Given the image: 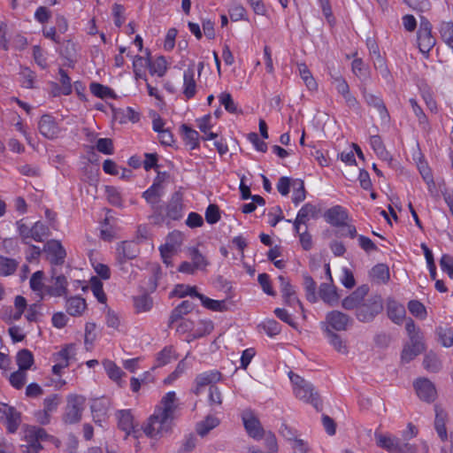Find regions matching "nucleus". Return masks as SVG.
Returning a JSON list of instances; mask_svg holds the SVG:
<instances>
[{
	"label": "nucleus",
	"mask_w": 453,
	"mask_h": 453,
	"mask_svg": "<svg viewBox=\"0 0 453 453\" xmlns=\"http://www.w3.org/2000/svg\"><path fill=\"white\" fill-rule=\"evenodd\" d=\"M324 216L327 223L335 226H343L348 219L347 212L339 205L328 209Z\"/></svg>",
	"instance_id": "obj_22"
},
{
	"label": "nucleus",
	"mask_w": 453,
	"mask_h": 453,
	"mask_svg": "<svg viewBox=\"0 0 453 453\" xmlns=\"http://www.w3.org/2000/svg\"><path fill=\"white\" fill-rule=\"evenodd\" d=\"M19 263L12 258H8L0 255V275L9 276L16 271Z\"/></svg>",
	"instance_id": "obj_45"
},
{
	"label": "nucleus",
	"mask_w": 453,
	"mask_h": 453,
	"mask_svg": "<svg viewBox=\"0 0 453 453\" xmlns=\"http://www.w3.org/2000/svg\"><path fill=\"white\" fill-rule=\"evenodd\" d=\"M219 100L220 104L224 106L226 111H227L230 113L237 112V105L229 93L222 92L219 96Z\"/></svg>",
	"instance_id": "obj_57"
},
{
	"label": "nucleus",
	"mask_w": 453,
	"mask_h": 453,
	"mask_svg": "<svg viewBox=\"0 0 453 453\" xmlns=\"http://www.w3.org/2000/svg\"><path fill=\"white\" fill-rule=\"evenodd\" d=\"M48 437L46 431L41 427L28 426L24 430V441L26 444L21 445L23 453H38L41 449L40 441Z\"/></svg>",
	"instance_id": "obj_4"
},
{
	"label": "nucleus",
	"mask_w": 453,
	"mask_h": 453,
	"mask_svg": "<svg viewBox=\"0 0 453 453\" xmlns=\"http://www.w3.org/2000/svg\"><path fill=\"white\" fill-rule=\"evenodd\" d=\"M103 365L109 378L115 382H119L125 372L112 361L104 360Z\"/></svg>",
	"instance_id": "obj_38"
},
{
	"label": "nucleus",
	"mask_w": 453,
	"mask_h": 453,
	"mask_svg": "<svg viewBox=\"0 0 453 453\" xmlns=\"http://www.w3.org/2000/svg\"><path fill=\"white\" fill-rule=\"evenodd\" d=\"M173 295L180 298L185 297L186 296H196L198 298V295L200 294L197 293L196 287L179 284L174 288Z\"/></svg>",
	"instance_id": "obj_54"
},
{
	"label": "nucleus",
	"mask_w": 453,
	"mask_h": 453,
	"mask_svg": "<svg viewBox=\"0 0 453 453\" xmlns=\"http://www.w3.org/2000/svg\"><path fill=\"white\" fill-rule=\"evenodd\" d=\"M177 407L178 399L175 392L166 393L144 425L145 434L150 438H159L168 434L172 428Z\"/></svg>",
	"instance_id": "obj_1"
},
{
	"label": "nucleus",
	"mask_w": 453,
	"mask_h": 453,
	"mask_svg": "<svg viewBox=\"0 0 453 453\" xmlns=\"http://www.w3.org/2000/svg\"><path fill=\"white\" fill-rule=\"evenodd\" d=\"M297 69L300 77L303 81L305 86L307 88L311 91H316L318 89V84L312 76L311 71L309 70L308 66L303 64H297Z\"/></svg>",
	"instance_id": "obj_35"
},
{
	"label": "nucleus",
	"mask_w": 453,
	"mask_h": 453,
	"mask_svg": "<svg viewBox=\"0 0 453 453\" xmlns=\"http://www.w3.org/2000/svg\"><path fill=\"white\" fill-rule=\"evenodd\" d=\"M90 90L93 95L100 98L113 97V91L110 88L99 83H92Z\"/></svg>",
	"instance_id": "obj_61"
},
{
	"label": "nucleus",
	"mask_w": 453,
	"mask_h": 453,
	"mask_svg": "<svg viewBox=\"0 0 453 453\" xmlns=\"http://www.w3.org/2000/svg\"><path fill=\"white\" fill-rule=\"evenodd\" d=\"M180 132L183 139L190 150H195L199 146V134L195 129H192L188 125L183 124L180 126Z\"/></svg>",
	"instance_id": "obj_33"
},
{
	"label": "nucleus",
	"mask_w": 453,
	"mask_h": 453,
	"mask_svg": "<svg viewBox=\"0 0 453 453\" xmlns=\"http://www.w3.org/2000/svg\"><path fill=\"white\" fill-rule=\"evenodd\" d=\"M351 318L340 311H332L326 316L325 328H330L332 331H346L351 325Z\"/></svg>",
	"instance_id": "obj_9"
},
{
	"label": "nucleus",
	"mask_w": 453,
	"mask_h": 453,
	"mask_svg": "<svg viewBox=\"0 0 453 453\" xmlns=\"http://www.w3.org/2000/svg\"><path fill=\"white\" fill-rule=\"evenodd\" d=\"M188 257L196 269H203L207 265L204 257L196 248L188 249Z\"/></svg>",
	"instance_id": "obj_56"
},
{
	"label": "nucleus",
	"mask_w": 453,
	"mask_h": 453,
	"mask_svg": "<svg viewBox=\"0 0 453 453\" xmlns=\"http://www.w3.org/2000/svg\"><path fill=\"white\" fill-rule=\"evenodd\" d=\"M198 298L201 300L203 305L214 311H222L226 309V303L224 301L213 300L200 294Z\"/></svg>",
	"instance_id": "obj_53"
},
{
	"label": "nucleus",
	"mask_w": 453,
	"mask_h": 453,
	"mask_svg": "<svg viewBox=\"0 0 453 453\" xmlns=\"http://www.w3.org/2000/svg\"><path fill=\"white\" fill-rule=\"evenodd\" d=\"M417 36L420 52L428 56V53L435 45L436 41L432 35V25L427 19H421Z\"/></svg>",
	"instance_id": "obj_6"
},
{
	"label": "nucleus",
	"mask_w": 453,
	"mask_h": 453,
	"mask_svg": "<svg viewBox=\"0 0 453 453\" xmlns=\"http://www.w3.org/2000/svg\"><path fill=\"white\" fill-rule=\"evenodd\" d=\"M413 386L418 396L422 401L431 403L435 400L437 395L436 388L434 383L429 380L426 378H419L415 380Z\"/></svg>",
	"instance_id": "obj_14"
},
{
	"label": "nucleus",
	"mask_w": 453,
	"mask_h": 453,
	"mask_svg": "<svg viewBox=\"0 0 453 453\" xmlns=\"http://www.w3.org/2000/svg\"><path fill=\"white\" fill-rule=\"evenodd\" d=\"M367 293V288L365 287L358 288L350 296H347L342 300V305L346 310H353L363 303L365 296Z\"/></svg>",
	"instance_id": "obj_25"
},
{
	"label": "nucleus",
	"mask_w": 453,
	"mask_h": 453,
	"mask_svg": "<svg viewBox=\"0 0 453 453\" xmlns=\"http://www.w3.org/2000/svg\"><path fill=\"white\" fill-rule=\"evenodd\" d=\"M370 275L376 283H386L389 280V269L386 265L379 264L372 267Z\"/></svg>",
	"instance_id": "obj_37"
},
{
	"label": "nucleus",
	"mask_w": 453,
	"mask_h": 453,
	"mask_svg": "<svg viewBox=\"0 0 453 453\" xmlns=\"http://www.w3.org/2000/svg\"><path fill=\"white\" fill-rule=\"evenodd\" d=\"M34 363L32 353L28 349H22L17 355V364L19 370H28Z\"/></svg>",
	"instance_id": "obj_47"
},
{
	"label": "nucleus",
	"mask_w": 453,
	"mask_h": 453,
	"mask_svg": "<svg viewBox=\"0 0 453 453\" xmlns=\"http://www.w3.org/2000/svg\"><path fill=\"white\" fill-rule=\"evenodd\" d=\"M409 311L418 319H425L426 317V310L423 303L417 300H411L408 303Z\"/></svg>",
	"instance_id": "obj_58"
},
{
	"label": "nucleus",
	"mask_w": 453,
	"mask_h": 453,
	"mask_svg": "<svg viewBox=\"0 0 453 453\" xmlns=\"http://www.w3.org/2000/svg\"><path fill=\"white\" fill-rule=\"evenodd\" d=\"M208 403L212 408L219 407L222 403L221 392L215 385H211L209 388Z\"/></svg>",
	"instance_id": "obj_59"
},
{
	"label": "nucleus",
	"mask_w": 453,
	"mask_h": 453,
	"mask_svg": "<svg viewBox=\"0 0 453 453\" xmlns=\"http://www.w3.org/2000/svg\"><path fill=\"white\" fill-rule=\"evenodd\" d=\"M182 242L183 235L180 232L173 231L168 234L165 243L159 248L161 257L165 265H171L173 255L177 252Z\"/></svg>",
	"instance_id": "obj_8"
},
{
	"label": "nucleus",
	"mask_w": 453,
	"mask_h": 453,
	"mask_svg": "<svg viewBox=\"0 0 453 453\" xmlns=\"http://www.w3.org/2000/svg\"><path fill=\"white\" fill-rule=\"evenodd\" d=\"M439 32L443 42L453 50V22H441Z\"/></svg>",
	"instance_id": "obj_41"
},
{
	"label": "nucleus",
	"mask_w": 453,
	"mask_h": 453,
	"mask_svg": "<svg viewBox=\"0 0 453 453\" xmlns=\"http://www.w3.org/2000/svg\"><path fill=\"white\" fill-rule=\"evenodd\" d=\"M176 359L173 347H165L160 352L157 353L156 357L157 366H164L173 360Z\"/></svg>",
	"instance_id": "obj_46"
},
{
	"label": "nucleus",
	"mask_w": 453,
	"mask_h": 453,
	"mask_svg": "<svg viewBox=\"0 0 453 453\" xmlns=\"http://www.w3.org/2000/svg\"><path fill=\"white\" fill-rule=\"evenodd\" d=\"M166 215L172 219H179L182 216V196L175 192L167 204Z\"/></svg>",
	"instance_id": "obj_24"
},
{
	"label": "nucleus",
	"mask_w": 453,
	"mask_h": 453,
	"mask_svg": "<svg viewBox=\"0 0 453 453\" xmlns=\"http://www.w3.org/2000/svg\"><path fill=\"white\" fill-rule=\"evenodd\" d=\"M90 288L99 303H104L106 302V296L103 290V283L97 278L90 280Z\"/></svg>",
	"instance_id": "obj_55"
},
{
	"label": "nucleus",
	"mask_w": 453,
	"mask_h": 453,
	"mask_svg": "<svg viewBox=\"0 0 453 453\" xmlns=\"http://www.w3.org/2000/svg\"><path fill=\"white\" fill-rule=\"evenodd\" d=\"M38 129L40 134L48 139H55L60 133V128L55 119L49 114L42 116L38 122Z\"/></svg>",
	"instance_id": "obj_17"
},
{
	"label": "nucleus",
	"mask_w": 453,
	"mask_h": 453,
	"mask_svg": "<svg viewBox=\"0 0 453 453\" xmlns=\"http://www.w3.org/2000/svg\"><path fill=\"white\" fill-rule=\"evenodd\" d=\"M382 301L380 297H373L363 303L357 310V318L359 321H372L381 311Z\"/></svg>",
	"instance_id": "obj_7"
},
{
	"label": "nucleus",
	"mask_w": 453,
	"mask_h": 453,
	"mask_svg": "<svg viewBox=\"0 0 453 453\" xmlns=\"http://www.w3.org/2000/svg\"><path fill=\"white\" fill-rule=\"evenodd\" d=\"M67 280L64 275H57L52 270V276L44 288V294L50 296L60 297L67 294Z\"/></svg>",
	"instance_id": "obj_10"
},
{
	"label": "nucleus",
	"mask_w": 453,
	"mask_h": 453,
	"mask_svg": "<svg viewBox=\"0 0 453 453\" xmlns=\"http://www.w3.org/2000/svg\"><path fill=\"white\" fill-rule=\"evenodd\" d=\"M167 68V61L163 56L157 57L154 60H149V70L151 75L163 77Z\"/></svg>",
	"instance_id": "obj_36"
},
{
	"label": "nucleus",
	"mask_w": 453,
	"mask_h": 453,
	"mask_svg": "<svg viewBox=\"0 0 453 453\" xmlns=\"http://www.w3.org/2000/svg\"><path fill=\"white\" fill-rule=\"evenodd\" d=\"M97 150L105 155L113 154V143L111 139L108 138H100L96 142V145Z\"/></svg>",
	"instance_id": "obj_63"
},
{
	"label": "nucleus",
	"mask_w": 453,
	"mask_h": 453,
	"mask_svg": "<svg viewBox=\"0 0 453 453\" xmlns=\"http://www.w3.org/2000/svg\"><path fill=\"white\" fill-rule=\"evenodd\" d=\"M219 419L214 416H208L204 420L201 421L196 427L197 434L205 436L211 430L218 426Z\"/></svg>",
	"instance_id": "obj_40"
},
{
	"label": "nucleus",
	"mask_w": 453,
	"mask_h": 453,
	"mask_svg": "<svg viewBox=\"0 0 453 453\" xmlns=\"http://www.w3.org/2000/svg\"><path fill=\"white\" fill-rule=\"evenodd\" d=\"M370 144L374 152L380 157L386 159L388 157V152L382 143L381 138L379 135H372L370 138Z\"/></svg>",
	"instance_id": "obj_62"
},
{
	"label": "nucleus",
	"mask_w": 453,
	"mask_h": 453,
	"mask_svg": "<svg viewBox=\"0 0 453 453\" xmlns=\"http://www.w3.org/2000/svg\"><path fill=\"white\" fill-rule=\"evenodd\" d=\"M76 355V347L74 344H67L59 351L53 355V362L59 363L65 367H68Z\"/></svg>",
	"instance_id": "obj_23"
},
{
	"label": "nucleus",
	"mask_w": 453,
	"mask_h": 453,
	"mask_svg": "<svg viewBox=\"0 0 453 453\" xmlns=\"http://www.w3.org/2000/svg\"><path fill=\"white\" fill-rule=\"evenodd\" d=\"M195 68L194 65H190L188 69L184 72V84H183V94L189 99L196 95V84L195 81Z\"/></svg>",
	"instance_id": "obj_26"
},
{
	"label": "nucleus",
	"mask_w": 453,
	"mask_h": 453,
	"mask_svg": "<svg viewBox=\"0 0 453 453\" xmlns=\"http://www.w3.org/2000/svg\"><path fill=\"white\" fill-rule=\"evenodd\" d=\"M303 287L306 291L307 300L311 303H316L318 300L316 296L317 284L311 276H303Z\"/></svg>",
	"instance_id": "obj_51"
},
{
	"label": "nucleus",
	"mask_w": 453,
	"mask_h": 453,
	"mask_svg": "<svg viewBox=\"0 0 453 453\" xmlns=\"http://www.w3.org/2000/svg\"><path fill=\"white\" fill-rule=\"evenodd\" d=\"M278 280L280 281V292L282 294L284 303L288 306L297 305L300 311L303 312V304L296 296V289L291 285L290 281L282 275H280Z\"/></svg>",
	"instance_id": "obj_13"
},
{
	"label": "nucleus",
	"mask_w": 453,
	"mask_h": 453,
	"mask_svg": "<svg viewBox=\"0 0 453 453\" xmlns=\"http://www.w3.org/2000/svg\"><path fill=\"white\" fill-rule=\"evenodd\" d=\"M43 280V273L42 271H37L35 272L31 279H30V287L31 288L35 291V292H38V295L41 296V299L43 298L44 296V284L42 282Z\"/></svg>",
	"instance_id": "obj_48"
},
{
	"label": "nucleus",
	"mask_w": 453,
	"mask_h": 453,
	"mask_svg": "<svg viewBox=\"0 0 453 453\" xmlns=\"http://www.w3.org/2000/svg\"><path fill=\"white\" fill-rule=\"evenodd\" d=\"M0 420L6 424L10 433H14L20 423V416L13 407L0 403Z\"/></svg>",
	"instance_id": "obj_15"
},
{
	"label": "nucleus",
	"mask_w": 453,
	"mask_h": 453,
	"mask_svg": "<svg viewBox=\"0 0 453 453\" xmlns=\"http://www.w3.org/2000/svg\"><path fill=\"white\" fill-rule=\"evenodd\" d=\"M222 379V374L216 370L207 371L198 374L195 380V388L193 392L195 395H198L201 394L203 388L211 385H215Z\"/></svg>",
	"instance_id": "obj_16"
},
{
	"label": "nucleus",
	"mask_w": 453,
	"mask_h": 453,
	"mask_svg": "<svg viewBox=\"0 0 453 453\" xmlns=\"http://www.w3.org/2000/svg\"><path fill=\"white\" fill-rule=\"evenodd\" d=\"M319 212V209L310 203H305L298 211L296 220L294 221V226L296 233L302 229V225H306V223L311 220L318 218Z\"/></svg>",
	"instance_id": "obj_18"
},
{
	"label": "nucleus",
	"mask_w": 453,
	"mask_h": 453,
	"mask_svg": "<svg viewBox=\"0 0 453 453\" xmlns=\"http://www.w3.org/2000/svg\"><path fill=\"white\" fill-rule=\"evenodd\" d=\"M438 342L445 348H449L453 345V331L449 327L439 326L436 329Z\"/></svg>",
	"instance_id": "obj_44"
},
{
	"label": "nucleus",
	"mask_w": 453,
	"mask_h": 453,
	"mask_svg": "<svg viewBox=\"0 0 453 453\" xmlns=\"http://www.w3.org/2000/svg\"><path fill=\"white\" fill-rule=\"evenodd\" d=\"M367 45H368L371 52L377 54V62L375 63L376 68L380 70V72L383 77H388V67L386 66L385 61L383 60V58H381V57L379 53L377 44L373 41L368 40Z\"/></svg>",
	"instance_id": "obj_49"
},
{
	"label": "nucleus",
	"mask_w": 453,
	"mask_h": 453,
	"mask_svg": "<svg viewBox=\"0 0 453 453\" xmlns=\"http://www.w3.org/2000/svg\"><path fill=\"white\" fill-rule=\"evenodd\" d=\"M289 379L293 385L294 395L297 399L311 404L316 409L320 407L319 395L311 382L292 372H289Z\"/></svg>",
	"instance_id": "obj_2"
},
{
	"label": "nucleus",
	"mask_w": 453,
	"mask_h": 453,
	"mask_svg": "<svg viewBox=\"0 0 453 453\" xmlns=\"http://www.w3.org/2000/svg\"><path fill=\"white\" fill-rule=\"evenodd\" d=\"M242 422L248 434L256 439L260 440L264 437V430L258 418L250 410H245L242 414Z\"/></svg>",
	"instance_id": "obj_11"
},
{
	"label": "nucleus",
	"mask_w": 453,
	"mask_h": 453,
	"mask_svg": "<svg viewBox=\"0 0 453 453\" xmlns=\"http://www.w3.org/2000/svg\"><path fill=\"white\" fill-rule=\"evenodd\" d=\"M47 259L53 265H63L66 257V251L58 240H50L44 245Z\"/></svg>",
	"instance_id": "obj_12"
},
{
	"label": "nucleus",
	"mask_w": 453,
	"mask_h": 453,
	"mask_svg": "<svg viewBox=\"0 0 453 453\" xmlns=\"http://www.w3.org/2000/svg\"><path fill=\"white\" fill-rule=\"evenodd\" d=\"M119 426L127 434L134 428V418L129 411H121L118 414Z\"/></svg>",
	"instance_id": "obj_42"
},
{
	"label": "nucleus",
	"mask_w": 453,
	"mask_h": 453,
	"mask_svg": "<svg viewBox=\"0 0 453 453\" xmlns=\"http://www.w3.org/2000/svg\"><path fill=\"white\" fill-rule=\"evenodd\" d=\"M324 331L329 340V343L333 346V348L337 352L346 355L349 351L346 342L330 328H325Z\"/></svg>",
	"instance_id": "obj_31"
},
{
	"label": "nucleus",
	"mask_w": 453,
	"mask_h": 453,
	"mask_svg": "<svg viewBox=\"0 0 453 453\" xmlns=\"http://www.w3.org/2000/svg\"><path fill=\"white\" fill-rule=\"evenodd\" d=\"M164 178L157 175L152 186L142 193V197L151 205L152 209L157 206L164 193Z\"/></svg>",
	"instance_id": "obj_19"
},
{
	"label": "nucleus",
	"mask_w": 453,
	"mask_h": 453,
	"mask_svg": "<svg viewBox=\"0 0 453 453\" xmlns=\"http://www.w3.org/2000/svg\"><path fill=\"white\" fill-rule=\"evenodd\" d=\"M376 444L388 450L389 453H395L398 450V448L401 446L403 442L400 441L399 439L382 433H375L374 434Z\"/></svg>",
	"instance_id": "obj_20"
},
{
	"label": "nucleus",
	"mask_w": 453,
	"mask_h": 453,
	"mask_svg": "<svg viewBox=\"0 0 453 453\" xmlns=\"http://www.w3.org/2000/svg\"><path fill=\"white\" fill-rule=\"evenodd\" d=\"M447 419V413L444 410L440 408L439 406H435V420H434V427L435 430L442 441H446L448 438L447 430L445 426Z\"/></svg>",
	"instance_id": "obj_30"
},
{
	"label": "nucleus",
	"mask_w": 453,
	"mask_h": 453,
	"mask_svg": "<svg viewBox=\"0 0 453 453\" xmlns=\"http://www.w3.org/2000/svg\"><path fill=\"white\" fill-rule=\"evenodd\" d=\"M293 196L292 200L295 204H298L305 199L306 192L304 188L303 181L301 180H296L292 182Z\"/></svg>",
	"instance_id": "obj_50"
},
{
	"label": "nucleus",
	"mask_w": 453,
	"mask_h": 453,
	"mask_svg": "<svg viewBox=\"0 0 453 453\" xmlns=\"http://www.w3.org/2000/svg\"><path fill=\"white\" fill-rule=\"evenodd\" d=\"M195 305L192 302L185 300L180 304H179L171 313L169 323L173 325L175 322H178L179 319L183 318L184 315L189 313L193 311Z\"/></svg>",
	"instance_id": "obj_34"
},
{
	"label": "nucleus",
	"mask_w": 453,
	"mask_h": 453,
	"mask_svg": "<svg viewBox=\"0 0 453 453\" xmlns=\"http://www.w3.org/2000/svg\"><path fill=\"white\" fill-rule=\"evenodd\" d=\"M424 368L430 372H437L441 368V363L436 354L429 352L424 357Z\"/></svg>",
	"instance_id": "obj_43"
},
{
	"label": "nucleus",
	"mask_w": 453,
	"mask_h": 453,
	"mask_svg": "<svg viewBox=\"0 0 453 453\" xmlns=\"http://www.w3.org/2000/svg\"><path fill=\"white\" fill-rule=\"evenodd\" d=\"M9 380L15 388L19 389L23 388L27 380V371L19 369L10 375Z\"/></svg>",
	"instance_id": "obj_60"
},
{
	"label": "nucleus",
	"mask_w": 453,
	"mask_h": 453,
	"mask_svg": "<svg viewBox=\"0 0 453 453\" xmlns=\"http://www.w3.org/2000/svg\"><path fill=\"white\" fill-rule=\"evenodd\" d=\"M134 305L137 312H147L152 308L153 301L149 296L142 295L134 299Z\"/></svg>",
	"instance_id": "obj_52"
},
{
	"label": "nucleus",
	"mask_w": 453,
	"mask_h": 453,
	"mask_svg": "<svg viewBox=\"0 0 453 453\" xmlns=\"http://www.w3.org/2000/svg\"><path fill=\"white\" fill-rule=\"evenodd\" d=\"M363 96L366 104L369 106L373 107L382 118L387 116L386 106L380 96L369 93L365 89L363 90Z\"/></svg>",
	"instance_id": "obj_32"
},
{
	"label": "nucleus",
	"mask_w": 453,
	"mask_h": 453,
	"mask_svg": "<svg viewBox=\"0 0 453 453\" xmlns=\"http://www.w3.org/2000/svg\"><path fill=\"white\" fill-rule=\"evenodd\" d=\"M87 303L85 299L80 296H73L66 301V311L71 316H81L86 310Z\"/></svg>",
	"instance_id": "obj_28"
},
{
	"label": "nucleus",
	"mask_w": 453,
	"mask_h": 453,
	"mask_svg": "<svg viewBox=\"0 0 453 453\" xmlns=\"http://www.w3.org/2000/svg\"><path fill=\"white\" fill-rule=\"evenodd\" d=\"M86 399L82 395H70L67 396V404L64 414V421L67 424L77 423L81 420L85 408Z\"/></svg>",
	"instance_id": "obj_5"
},
{
	"label": "nucleus",
	"mask_w": 453,
	"mask_h": 453,
	"mask_svg": "<svg viewBox=\"0 0 453 453\" xmlns=\"http://www.w3.org/2000/svg\"><path fill=\"white\" fill-rule=\"evenodd\" d=\"M409 103L411 104V107L414 114L418 118L419 126H421V127L424 130H426V131L430 130V125H429L427 117L424 113L422 108L418 105V104L416 101V99L411 98L409 100Z\"/></svg>",
	"instance_id": "obj_39"
},
{
	"label": "nucleus",
	"mask_w": 453,
	"mask_h": 453,
	"mask_svg": "<svg viewBox=\"0 0 453 453\" xmlns=\"http://www.w3.org/2000/svg\"><path fill=\"white\" fill-rule=\"evenodd\" d=\"M387 311L388 318L395 324L400 325L403 322L406 315L405 308L403 304L394 299H388Z\"/></svg>",
	"instance_id": "obj_21"
},
{
	"label": "nucleus",
	"mask_w": 453,
	"mask_h": 453,
	"mask_svg": "<svg viewBox=\"0 0 453 453\" xmlns=\"http://www.w3.org/2000/svg\"><path fill=\"white\" fill-rule=\"evenodd\" d=\"M17 227L25 243H29L31 240L39 242H43L44 238L50 234L49 226L42 221H37L32 226H29L22 220H19L17 222Z\"/></svg>",
	"instance_id": "obj_3"
},
{
	"label": "nucleus",
	"mask_w": 453,
	"mask_h": 453,
	"mask_svg": "<svg viewBox=\"0 0 453 453\" xmlns=\"http://www.w3.org/2000/svg\"><path fill=\"white\" fill-rule=\"evenodd\" d=\"M319 296L326 303L331 306L336 304L339 300L335 288L328 283H322L319 286Z\"/></svg>",
	"instance_id": "obj_29"
},
{
	"label": "nucleus",
	"mask_w": 453,
	"mask_h": 453,
	"mask_svg": "<svg viewBox=\"0 0 453 453\" xmlns=\"http://www.w3.org/2000/svg\"><path fill=\"white\" fill-rule=\"evenodd\" d=\"M440 265L441 270L446 273L450 279H453V257L448 254H444L440 260Z\"/></svg>",
	"instance_id": "obj_64"
},
{
	"label": "nucleus",
	"mask_w": 453,
	"mask_h": 453,
	"mask_svg": "<svg viewBox=\"0 0 453 453\" xmlns=\"http://www.w3.org/2000/svg\"><path fill=\"white\" fill-rule=\"evenodd\" d=\"M137 254V244L133 242H123L117 249L118 259L120 263L136 257Z\"/></svg>",
	"instance_id": "obj_27"
}]
</instances>
